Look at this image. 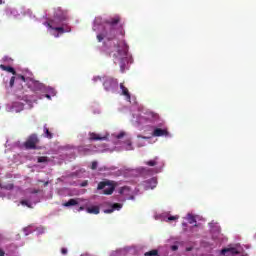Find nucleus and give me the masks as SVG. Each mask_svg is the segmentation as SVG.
<instances>
[{
    "instance_id": "f257e3e1",
    "label": "nucleus",
    "mask_w": 256,
    "mask_h": 256,
    "mask_svg": "<svg viewBox=\"0 0 256 256\" xmlns=\"http://www.w3.org/2000/svg\"><path fill=\"white\" fill-rule=\"evenodd\" d=\"M121 23V17L120 16H114L110 17L106 20H104V29L103 31L97 35V39L99 43L103 41L104 39H107L108 41H112V39H115L116 37V27Z\"/></svg>"
},
{
    "instance_id": "f03ea898",
    "label": "nucleus",
    "mask_w": 256,
    "mask_h": 256,
    "mask_svg": "<svg viewBox=\"0 0 256 256\" xmlns=\"http://www.w3.org/2000/svg\"><path fill=\"white\" fill-rule=\"evenodd\" d=\"M113 56V62L117 65L119 63L120 65H133V57L127 55V52H123L121 50L116 51L112 54Z\"/></svg>"
},
{
    "instance_id": "7ed1b4c3",
    "label": "nucleus",
    "mask_w": 256,
    "mask_h": 256,
    "mask_svg": "<svg viewBox=\"0 0 256 256\" xmlns=\"http://www.w3.org/2000/svg\"><path fill=\"white\" fill-rule=\"evenodd\" d=\"M117 183L111 180H104L98 183L97 190L103 191V195H113Z\"/></svg>"
},
{
    "instance_id": "20e7f679",
    "label": "nucleus",
    "mask_w": 256,
    "mask_h": 256,
    "mask_svg": "<svg viewBox=\"0 0 256 256\" xmlns=\"http://www.w3.org/2000/svg\"><path fill=\"white\" fill-rule=\"evenodd\" d=\"M63 21H67V11L61 9V7L55 8L54 19H52V23L61 25V23H63Z\"/></svg>"
},
{
    "instance_id": "39448f33",
    "label": "nucleus",
    "mask_w": 256,
    "mask_h": 256,
    "mask_svg": "<svg viewBox=\"0 0 256 256\" xmlns=\"http://www.w3.org/2000/svg\"><path fill=\"white\" fill-rule=\"evenodd\" d=\"M39 143V137L37 134H31L28 136L27 140L24 142L25 149H37V144Z\"/></svg>"
},
{
    "instance_id": "423d86ee",
    "label": "nucleus",
    "mask_w": 256,
    "mask_h": 256,
    "mask_svg": "<svg viewBox=\"0 0 256 256\" xmlns=\"http://www.w3.org/2000/svg\"><path fill=\"white\" fill-rule=\"evenodd\" d=\"M119 83L117 82V79L115 78H108L106 81L103 83L104 89L106 91H113L117 89Z\"/></svg>"
},
{
    "instance_id": "0eeeda50",
    "label": "nucleus",
    "mask_w": 256,
    "mask_h": 256,
    "mask_svg": "<svg viewBox=\"0 0 256 256\" xmlns=\"http://www.w3.org/2000/svg\"><path fill=\"white\" fill-rule=\"evenodd\" d=\"M24 77H26V82L32 83V85H36L37 89H41L43 87V84L39 83V81L35 80L33 77V73L29 70H25Z\"/></svg>"
},
{
    "instance_id": "6e6552de",
    "label": "nucleus",
    "mask_w": 256,
    "mask_h": 256,
    "mask_svg": "<svg viewBox=\"0 0 256 256\" xmlns=\"http://www.w3.org/2000/svg\"><path fill=\"white\" fill-rule=\"evenodd\" d=\"M142 119L148 123H155V121H159V114L149 111L145 113Z\"/></svg>"
},
{
    "instance_id": "1a4fd4ad",
    "label": "nucleus",
    "mask_w": 256,
    "mask_h": 256,
    "mask_svg": "<svg viewBox=\"0 0 256 256\" xmlns=\"http://www.w3.org/2000/svg\"><path fill=\"white\" fill-rule=\"evenodd\" d=\"M152 137H169V131L167 129L155 128L152 132Z\"/></svg>"
},
{
    "instance_id": "9d476101",
    "label": "nucleus",
    "mask_w": 256,
    "mask_h": 256,
    "mask_svg": "<svg viewBox=\"0 0 256 256\" xmlns=\"http://www.w3.org/2000/svg\"><path fill=\"white\" fill-rule=\"evenodd\" d=\"M155 187H157V178L155 177L144 182V189H146V191H149V189H155Z\"/></svg>"
},
{
    "instance_id": "9b49d317",
    "label": "nucleus",
    "mask_w": 256,
    "mask_h": 256,
    "mask_svg": "<svg viewBox=\"0 0 256 256\" xmlns=\"http://www.w3.org/2000/svg\"><path fill=\"white\" fill-rule=\"evenodd\" d=\"M108 135L101 136L95 132L90 133V141H107Z\"/></svg>"
},
{
    "instance_id": "f8f14e48",
    "label": "nucleus",
    "mask_w": 256,
    "mask_h": 256,
    "mask_svg": "<svg viewBox=\"0 0 256 256\" xmlns=\"http://www.w3.org/2000/svg\"><path fill=\"white\" fill-rule=\"evenodd\" d=\"M122 208H123V204L114 203L111 205V208L105 209L104 213H106V214L113 213V211H120Z\"/></svg>"
},
{
    "instance_id": "ddd939ff",
    "label": "nucleus",
    "mask_w": 256,
    "mask_h": 256,
    "mask_svg": "<svg viewBox=\"0 0 256 256\" xmlns=\"http://www.w3.org/2000/svg\"><path fill=\"white\" fill-rule=\"evenodd\" d=\"M52 31H57L58 33H60V35H63V33H71V29L69 27L65 29V27L63 26H60V27L54 26Z\"/></svg>"
},
{
    "instance_id": "4468645a",
    "label": "nucleus",
    "mask_w": 256,
    "mask_h": 256,
    "mask_svg": "<svg viewBox=\"0 0 256 256\" xmlns=\"http://www.w3.org/2000/svg\"><path fill=\"white\" fill-rule=\"evenodd\" d=\"M120 89L122 91V95H124L128 101H131V94L129 93V89H127L123 83L120 84Z\"/></svg>"
},
{
    "instance_id": "2eb2a0df",
    "label": "nucleus",
    "mask_w": 256,
    "mask_h": 256,
    "mask_svg": "<svg viewBox=\"0 0 256 256\" xmlns=\"http://www.w3.org/2000/svg\"><path fill=\"white\" fill-rule=\"evenodd\" d=\"M226 253H231L232 255H239L237 248H224L221 250V255H226Z\"/></svg>"
},
{
    "instance_id": "dca6fc26",
    "label": "nucleus",
    "mask_w": 256,
    "mask_h": 256,
    "mask_svg": "<svg viewBox=\"0 0 256 256\" xmlns=\"http://www.w3.org/2000/svg\"><path fill=\"white\" fill-rule=\"evenodd\" d=\"M86 211H87V213H90L92 215H99V213H100L99 206L88 207L86 209Z\"/></svg>"
},
{
    "instance_id": "f3484780",
    "label": "nucleus",
    "mask_w": 256,
    "mask_h": 256,
    "mask_svg": "<svg viewBox=\"0 0 256 256\" xmlns=\"http://www.w3.org/2000/svg\"><path fill=\"white\" fill-rule=\"evenodd\" d=\"M2 71H7L8 73H12V75H17L15 68L6 65H0Z\"/></svg>"
},
{
    "instance_id": "a211bd4d",
    "label": "nucleus",
    "mask_w": 256,
    "mask_h": 256,
    "mask_svg": "<svg viewBox=\"0 0 256 256\" xmlns=\"http://www.w3.org/2000/svg\"><path fill=\"white\" fill-rule=\"evenodd\" d=\"M159 157H155L153 160H149L145 162V165H148V167H155L156 165H159Z\"/></svg>"
},
{
    "instance_id": "6ab92c4d",
    "label": "nucleus",
    "mask_w": 256,
    "mask_h": 256,
    "mask_svg": "<svg viewBox=\"0 0 256 256\" xmlns=\"http://www.w3.org/2000/svg\"><path fill=\"white\" fill-rule=\"evenodd\" d=\"M75 205H79V202L73 198L63 204L64 207H74Z\"/></svg>"
},
{
    "instance_id": "aec40b11",
    "label": "nucleus",
    "mask_w": 256,
    "mask_h": 256,
    "mask_svg": "<svg viewBox=\"0 0 256 256\" xmlns=\"http://www.w3.org/2000/svg\"><path fill=\"white\" fill-rule=\"evenodd\" d=\"M44 137H46V139H53V133L49 131V128H47V124L44 125Z\"/></svg>"
},
{
    "instance_id": "412c9836",
    "label": "nucleus",
    "mask_w": 256,
    "mask_h": 256,
    "mask_svg": "<svg viewBox=\"0 0 256 256\" xmlns=\"http://www.w3.org/2000/svg\"><path fill=\"white\" fill-rule=\"evenodd\" d=\"M52 21H53V19H51L48 22H44L45 27H48V29H52L53 30L54 27H55L53 25H58V24H57V22H52Z\"/></svg>"
},
{
    "instance_id": "4be33fe9",
    "label": "nucleus",
    "mask_w": 256,
    "mask_h": 256,
    "mask_svg": "<svg viewBox=\"0 0 256 256\" xmlns=\"http://www.w3.org/2000/svg\"><path fill=\"white\" fill-rule=\"evenodd\" d=\"M144 255L145 256H158L159 255V250L153 249V250H150L148 252H145Z\"/></svg>"
},
{
    "instance_id": "5701e85b",
    "label": "nucleus",
    "mask_w": 256,
    "mask_h": 256,
    "mask_svg": "<svg viewBox=\"0 0 256 256\" xmlns=\"http://www.w3.org/2000/svg\"><path fill=\"white\" fill-rule=\"evenodd\" d=\"M37 161H38V163H49V157H47V156H39Z\"/></svg>"
},
{
    "instance_id": "b1692460",
    "label": "nucleus",
    "mask_w": 256,
    "mask_h": 256,
    "mask_svg": "<svg viewBox=\"0 0 256 256\" xmlns=\"http://www.w3.org/2000/svg\"><path fill=\"white\" fill-rule=\"evenodd\" d=\"M3 62H4V63H7L8 65H12V63H13V58H11V57H9V56H5V57L3 58Z\"/></svg>"
},
{
    "instance_id": "393cba45",
    "label": "nucleus",
    "mask_w": 256,
    "mask_h": 256,
    "mask_svg": "<svg viewBox=\"0 0 256 256\" xmlns=\"http://www.w3.org/2000/svg\"><path fill=\"white\" fill-rule=\"evenodd\" d=\"M188 222L190 223V225H193V223H197V219H195V216L189 214L188 215Z\"/></svg>"
},
{
    "instance_id": "a878e982",
    "label": "nucleus",
    "mask_w": 256,
    "mask_h": 256,
    "mask_svg": "<svg viewBox=\"0 0 256 256\" xmlns=\"http://www.w3.org/2000/svg\"><path fill=\"white\" fill-rule=\"evenodd\" d=\"M15 186L13 184H7V185H4L2 186V189H6L7 191H11L13 190Z\"/></svg>"
},
{
    "instance_id": "bb28decb",
    "label": "nucleus",
    "mask_w": 256,
    "mask_h": 256,
    "mask_svg": "<svg viewBox=\"0 0 256 256\" xmlns=\"http://www.w3.org/2000/svg\"><path fill=\"white\" fill-rule=\"evenodd\" d=\"M14 75H16V79H21V81H23L24 83H27V82H26L25 74H24V75H21V74H14Z\"/></svg>"
},
{
    "instance_id": "cd10ccee",
    "label": "nucleus",
    "mask_w": 256,
    "mask_h": 256,
    "mask_svg": "<svg viewBox=\"0 0 256 256\" xmlns=\"http://www.w3.org/2000/svg\"><path fill=\"white\" fill-rule=\"evenodd\" d=\"M125 191H129V187H127V186L121 187V188L118 190V193H119L120 195H123V193H125Z\"/></svg>"
},
{
    "instance_id": "c85d7f7f",
    "label": "nucleus",
    "mask_w": 256,
    "mask_h": 256,
    "mask_svg": "<svg viewBox=\"0 0 256 256\" xmlns=\"http://www.w3.org/2000/svg\"><path fill=\"white\" fill-rule=\"evenodd\" d=\"M21 205H25L26 207H29V209H31V204L29 203V201L27 200H22L20 201Z\"/></svg>"
},
{
    "instance_id": "c756f323",
    "label": "nucleus",
    "mask_w": 256,
    "mask_h": 256,
    "mask_svg": "<svg viewBox=\"0 0 256 256\" xmlns=\"http://www.w3.org/2000/svg\"><path fill=\"white\" fill-rule=\"evenodd\" d=\"M97 166H98L97 161H93V162H92V165H91L92 171H95V169H97Z\"/></svg>"
},
{
    "instance_id": "7c9ffc66",
    "label": "nucleus",
    "mask_w": 256,
    "mask_h": 256,
    "mask_svg": "<svg viewBox=\"0 0 256 256\" xmlns=\"http://www.w3.org/2000/svg\"><path fill=\"white\" fill-rule=\"evenodd\" d=\"M179 219V216H169L168 221H177Z\"/></svg>"
},
{
    "instance_id": "2f4dec72",
    "label": "nucleus",
    "mask_w": 256,
    "mask_h": 256,
    "mask_svg": "<svg viewBox=\"0 0 256 256\" xmlns=\"http://www.w3.org/2000/svg\"><path fill=\"white\" fill-rule=\"evenodd\" d=\"M15 79H16L15 76L11 77V79H10V87H13V85H15Z\"/></svg>"
},
{
    "instance_id": "473e14b6",
    "label": "nucleus",
    "mask_w": 256,
    "mask_h": 256,
    "mask_svg": "<svg viewBox=\"0 0 256 256\" xmlns=\"http://www.w3.org/2000/svg\"><path fill=\"white\" fill-rule=\"evenodd\" d=\"M124 135H125V132H120L116 137L117 139H123Z\"/></svg>"
},
{
    "instance_id": "72a5a7b5",
    "label": "nucleus",
    "mask_w": 256,
    "mask_h": 256,
    "mask_svg": "<svg viewBox=\"0 0 256 256\" xmlns=\"http://www.w3.org/2000/svg\"><path fill=\"white\" fill-rule=\"evenodd\" d=\"M61 253L62 255H67V248H62Z\"/></svg>"
},
{
    "instance_id": "f704fd0d",
    "label": "nucleus",
    "mask_w": 256,
    "mask_h": 256,
    "mask_svg": "<svg viewBox=\"0 0 256 256\" xmlns=\"http://www.w3.org/2000/svg\"><path fill=\"white\" fill-rule=\"evenodd\" d=\"M31 193H33V194H36V193H41V190H38V189H34V190H32V191H31Z\"/></svg>"
},
{
    "instance_id": "c9c22d12",
    "label": "nucleus",
    "mask_w": 256,
    "mask_h": 256,
    "mask_svg": "<svg viewBox=\"0 0 256 256\" xmlns=\"http://www.w3.org/2000/svg\"><path fill=\"white\" fill-rule=\"evenodd\" d=\"M93 81H94V82L101 81V77H99V76L94 77Z\"/></svg>"
},
{
    "instance_id": "e433bc0d",
    "label": "nucleus",
    "mask_w": 256,
    "mask_h": 256,
    "mask_svg": "<svg viewBox=\"0 0 256 256\" xmlns=\"http://www.w3.org/2000/svg\"><path fill=\"white\" fill-rule=\"evenodd\" d=\"M177 249H179L178 246H176V245H173V246H172V251H177Z\"/></svg>"
},
{
    "instance_id": "4c0bfd02",
    "label": "nucleus",
    "mask_w": 256,
    "mask_h": 256,
    "mask_svg": "<svg viewBox=\"0 0 256 256\" xmlns=\"http://www.w3.org/2000/svg\"><path fill=\"white\" fill-rule=\"evenodd\" d=\"M0 256H5V252L3 250H0Z\"/></svg>"
},
{
    "instance_id": "58836bf2",
    "label": "nucleus",
    "mask_w": 256,
    "mask_h": 256,
    "mask_svg": "<svg viewBox=\"0 0 256 256\" xmlns=\"http://www.w3.org/2000/svg\"><path fill=\"white\" fill-rule=\"evenodd\" d=\"M82 187H87V181H85L84 183H82Z\"/></svg>"
},
{
    "instance_id": "ea45409f",
    "label": "nucleus",
    "mask_w": 256,
    "mask_h": 256,
    "mask_svg": "<svg viewBox=\"0 0 256 256\" xmlns=\"http://www.w3.org/2000/svg\"><path fill=\"white\" fill-rule=\"evenodd\" d=\"M84 209H85V207L81 206V207L79 208V211H83Z\"/></svg>"
},
{
    "instance_id": "a19ab883",
    "label": "nucleus",
    "mask_w": 256,
    "mask_h": 256,
    "mask_svg": "<svg viewBox=\"0 0 256 256\" xmlns=\"http://www.w3.org/2000/svg\"><path fill=\"white\" fill-rule=\"evenodd\" d=\"M49 185V182H44V187H47Z\"/></svg>"
},
{
    "instance_id": "79ce46f5",
    "label": "nucleus",
    "mask_w": 256,
    "mask_h": 256,
    "mask_svg": "<svg viewBox=\"0 0 256 256\" xmlns=\"http://www.w3.org/2000/svg\"><path fill=\"white\" fill-rule=\"evenodd\" d=\"M47 99H51V96L49 94H46Z\"/></svg>"
},
{
    "instance_id": "37998d69",
    "label": "nucleus",
    "mask_w": 256,
    "mask_h": 256,
    "mask_svg": "<svg viewBox=\"0 0 256 256\" xmlns=\"http://www.w3.org/2000/svg\"><path fill=\"white\" fill-rule=\"evenodd\" d=\"M0 5H3V0H0Z\"/></svg>"
},
{
    "instance_id": "c03bdc74",
    "label": "nucleus",
    "mask_w": 256,
    "mask_h": 256,
    "mask_svg": "<svg viewBox=\"0 0 256 256\" xmlns=\"http://www.w3.org/2000/svg\"><path fill=\"white\" fill-rule=\"evenodd\" d=\"M128 147H131V142L128 143Z\"/></svg>"
},
{
    "instance_id": "a18cd8bd",
    "label": "nucleus",
    "mask_w": 256,
    "mask_h": 256,
    "mask_svg": "<svg viewBox=\"0 0 256 256\" xmlns=\"http://www.w3.org/2000/svg\"><path fill=\"white\" fill-rule=\"evenodd\" d=\"M0 188L3 189V185H1V183H0Z\"/></svg>"
},
{
    "instance_id": "49530a36",
    "label": "nucleus",
    "mask_w": 256,
    "mask_h": 256,
    "mask_svg": "<svg viewBox=\"0 0 256 256\" xmlns=\"http://www.w3.org/2000/svg\"><path fill=\"white\" fill-rule=\"evenodd\" d=\"M55 37H59V34H56Z\"/></svg>"
}]
</instances>
